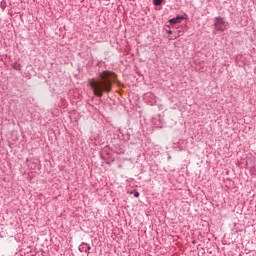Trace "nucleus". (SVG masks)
Here are the masks:
<instances>
[{
  "mask_svg": "<svg viewBox=\"0 0 256 256\" xmlns=\"http://www.w3.org/2000/svg\"><path fill=\"white\" fill-rule=\"evenodd\" d=\"M117 75L109 70L102 71L98 79L89 80V85L96 97H103V93H111L113 91V83H115Z\"/></svg>",
  "mask_w": 256,
  "mask_h": 256,
  "instance_id": "nucleus-1",
  "label": "nucleus"
},
{
  "mask_svg": "<svg viewBox=\"0 0 256 256\" xmlns=\"http://www.w3.org/2000/svg\"><path fill=\"white\" fill-rule=\"evenodd\" d=\"M228 23L225 21L224 18H221V17H216L214 19V29L215 31H220L221 33H223V31L227 30V27H228Z\"/></svg>",
  "mask_w": 256,
  "mask_h": 256,
  "instance_id": "nucleus-2",
  "label": "nucleus"
},
{
  "mask_svg": "<svg viewBox=\"0 0 256 256\" xmlns=\"http://www.w3.org/2000/svg\"><path fill=\"white\" fill-rule=\"evenodd\" d=\"M184 19H185V16H176V17L168 20V23L170 25H177V24L181 23Z\"/></svg>",
  "mask_w": 256,
  "mask_h": 256,
  "instance_id": "nucleus-3",
  "label": "nucleus"
},
{
  "mask_svg": "<svg viewBox=\"0 0 256 256\" xmlns=\"http://www.w3.org/2000/svg\"><path fill=\"white\" fill-rule=\"evenodd\" d=\"M153 5L155 7H161V5H163V0H153Z\"/></svg>",
  "mask_w": 256,
  "mask_h": 256,
  "instance_id": "nucleus-4",
  "label": "nucleus"
},
{
  "mask_svg": "<svg viewBox=\"0 0 256 256\" xmlns=\"http://www.w3.org/2000/svg\"><path fill=\"white\" fill-rule=\"evenodd\" d=\"M13 69H15L16 71H21V64L15 62L12 64Z\"/></svg>",
  "mask_w": 256,
  "mask_h": 256,
  "instance_id": "nucleus-5",
  "label": "nucleus"
},
{
  "mask_svg": "<svg viewBox=\"0 0 256 256\" xmlns=\"http://www.w3.org/2000/svg\"><path fill=\"white\" fill-rule=\"evenodd\" d=\"M0 7H1V9L5 10L6 7H7V2L1 1V2H0Z\"/></svg>",
  "mask_w": 256,
  "mask_h": 256,
  "instance_id": "nucleus-6",
  "label": "nucleus"
},
{
  "mask_svg": "<svg viewBox=\"0 0 256 256\" xmlns=\"http://www.w3.org/2000/svg\"><path fill=\"white\" fill-rule=\"evenodd\" d=\"M131 195H134V197H136V198H139V191H137V190H133V191H131Z\"/></svg>",
  "mask_w": 256,
  "mask_h": 256,
  "instance_id": "nucleus-7",
  "label": "nucleus"
},
{
  "mask_svg": "<svg viewBox=\"0 0 256 256\" xmlns=\"http://www.w3.org/2000/svg\"><path fill=\"white\" fill-rule=\"evenodd\" d=\"M83 245H85L87 251H91V246L87 243H83Z\"/></svg>",
  "mask_w": 256,
  "mask_h": 256,
  "instance_id": "nucleus-8",
  "label": "nucleus"
},
{
  "mask_svg": "<svg viewBox=\"0 0 256 256\" xmlns=\"http://www.w3.org/2000/svg\"><path fill=\"white\" fill-rule=\"evenodd\" d=\"M167 34H168V35H173V31L167 30Z\"/></svg>",
  "mask_w": 256,
  "mask_h": 256,
  "instance_id": "nucleus-9",
  "label": "nucleus"
}]
</instances>
